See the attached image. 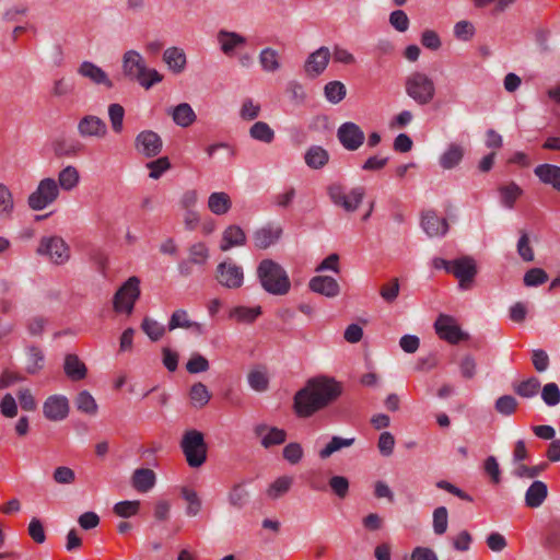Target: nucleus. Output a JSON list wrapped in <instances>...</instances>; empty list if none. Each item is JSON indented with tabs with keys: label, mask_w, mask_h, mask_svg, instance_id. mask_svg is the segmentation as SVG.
I'll return each instance as SVG.
<instances>
[{
	"label": "nucleus",
	"mask_w": 560,
	"mask_h": 560,
	"mask_svg": "<svg viewBox=\"0 0 560 560\" xmlns=\"http://www.w3.org/2000/svg\"><path fill=\"white\" fill-rule=\"evenodd\" d=\"M342 393V384L334 377L325 375L312 377L295 393L294 412L300 418H310L337 401Z\"/></svg>",
	"instance_id": "1"
},
{
	"label": "nucleus",
	"mask_w": 560,
	"mask_h": 560,
	"mask_svg": "<svg viewBox=\"0 0 560 560\" xmlns=\"http://www.w3.org/2000/svg\"><path fill=\"white\" fill-rule=\"evenodd\" d=\"M121 68L125 77L137 81L145 90L163 80V75L155 69L148 68L143 56L133 49L122 55Z\"/></svg>",
	"instance_id": "2"
},
{
	"label": "nucleus",
	"mask_w": 560,
	"mask_h": 560,
	"mask_svg": "<svg viewBox=\"0 0 560 560\" xmlns=\"http://www.w3.org/2000/svg\"><path fill=\"white\" fill-rule=\"evenodd\" d=\"M257 277L262 289L273 295H285L291 288L284 268L272 259H262L257 267Z\"/></svg>",
	"instance_id": "3"
},
{
	"label": "nucleus",
	"mask_w": 560,
	"mask_h": 560,
	"mask_svg": "<svg viewBox=\"0 0 560 560\" xmlns=\"http://www.w3.org/2000/svg\"><path fill=\"white\" fill-rule=\"evenodd\" d=\"M405 92L418 105L424 106L434 98L435 85L427 73L415 71L406 78Z\"/></svg>",
	"instance_id": "4"
},
{
	"label": "nucleus",
	"mask_w": 560,
	"mask_h": 560,
	"mask_svg": "<svg viewBox=\"0 0 560 560\" xmlns=\"http://www.w3.org/2000/svg\"><path fill=\"white\" fill-rule=\"evenodd\" d=\"M180 448L187 464L191 468L200 467L207 459V443L202 432L196 429L186 430L180 441Z\"/></svg>",
	"instance_id": "5"
},
{
	"label": "nucleus",
	"mask_w": 560,
	"mask_h": 560,
	"mask_svg": "<svg viewBox=\"0 0 560 560\" xmlns=\"http://www.w3.org/2000/svg\"><path fill=\"white\" fill-rule=\"evenodd\" d=\"M327 194L335 206L342 208L347 212H354L365 196V188L357 186L347 190L343 185L332 183L327 187Z\"/></svg>",
	"instance_id": "6"
},
{
	"label": "nucleus",
	"mask_w": 560,
	"mask_h": 560,
	"mask_svg": "<svg viewBox=\"0 0 560 560\" xmlns=\"http://www.w3.org/2000/svg\"><path fill=\"white\" fill-rule=\"evenodd\" d=\"M59 196V186L54 178L47 177L38 183L37 188L28 196L27 205L32 210L40 211L50 206Z\"/></svg>",
	"instance_id": "7"
},
{
	"label": "nucleus",
	"mask_w": 560,
	"mask_h": 560,
	"mask_svg": "<svg viewBox=\"0 0 560 560\" xmlns=\"http://www.w3.org/2000/svg\"><path fill=\"white\" fill-rule=\"evenodd\" d=\"M37 254L47 256L55 265H63L70 259V248L60 236L42 237Z\"/></svg>",
	"instance_id": "8"
},
{
	"label": "nucleus",
	"mask_w": 560,
	"mask_h": 560,
	"mask_svg": "<svg viewBox=\"0 0 560 560\" xmlns=\"http://www.w3.org/2000/svg\"><path fill=\"white\" fill-rule=\"evenodd\" d=\"M140 280L137 277H130L116 292L114 296V308L117 312L131 314L136 301L140 296Z\"/></svg>",
	"instance_id": "9"
},
{
	"label": "nucleus",
	"mask_w": 560,
	"mask_h": 560,
	"mask_svg": "<svg viewBox=\"0 0 560 560\" xmlns=\"http://www.w3.org/2000/svg\"><path fill=\"white\" fill-rule=\"evenodd\" d=\"M215 279L226 289H238L244 282L243 268L232 261H222L217 266Z\"/></svg>",
	"instance_id": "10"
},
{
	"label": "nucleus",
	"mask_w": 560,
	"mask_h": 560,
	"mask_svg": "<svg viewBox=\"0 0 560 560\" xmlns=\"http://www.w3.org/2000/svg\"><path fill=\"white\" fill-rule=\"evenodd\" d=\"M69 400L65 395H50L43 404V415L49 421H62L69 415Z\"/></svg>",
	"instance_id": "11"
},
{
	"label": "nucleus",
	"mask_w": 560,
	"mask_h": 560,
	"mask_svg": "<svg viewBox=\"0 0 560 560\" xmlns=\"http://www.w3.org/2000/svg\"><path fill=\"white\" fill-rule=\"evenodd\" d=\"M436 334L440 338L448 341L450 343H457L460 340L468 338V335L463 332L456 320L448 315L441 314L434 324Z\"/></svg>",
	"instance_id": "12"
},
{
	"label": "nucleus",
	"mask_w": 560,
	"mask_h": 560,
	"mask_svg": "<svg viewBox=\"0 0 560 560\" xmlns=\"http://www.w3.org/2000/svg\"><path fill=\"white\" fill-rule=\"evenodd\" d=\"M217 42L221 52L226 57H234L237 49L247 45V38L244 35L225 28L218 31Z\"/></svg>",
	"instance_id": "13"
},
{
	"label": "nucleus",
	"mask_w": 560,
	"mask_h": 560,
	"mask_svg": "<svg viewBox=\"0 0 560 560\" xmlns=\"http://www.w3.org/2000/svg\"><path fill=\"white\" fill-rule=\"evenodd\" d=\"M340 143L348 151L358 150L364 142L365 136L363 130L354 122L342 124L337 131Z\"/></svg>",
	"instance_id": "14"
},
{
	"label": "nucleus",
	"mask_w": 560,
	"mask_h": 560,
	"mask_svg": "<svg viewBox=\"0 0 560 560\" xmlns=\"http://www.w3.org/2000/svg\"><path fill=\"white\" fill-rule=\"evenodd\" d=\"M330 57L331 52L326 46H320L318 49L311 52L303 66L305 74L310 78L320 75L326 70Z\"/></svg>",
	"instance_id": "15"
},
{
	"label": "nucleus",
	"mask_w": 560,
	"mask_h": 560,
	"mask_svg": "<svg viewBox=\"0 0 560 560\" xmlns=\"http://www.w3.org/2000/svg\"><path fill=\"white\" fill-rule=\"evenodd\" d=\"M162 145L161 137L152 130L141 131L135 140L136 150L145 158L156 156L161 152Z\"/></svg>",
	"instance_id": "16"
},
{
	"label": "nucleus",
	"mask_w": 560,
	"mask_h": 560,
	"mask_svg": "<svg viewBox=\"0 0 560 560\" xmlns=\"http://www.w3.org/2000/svg\"><path fill=\"white\" fill-rule=\"evenodd\" d=\"M77 130L82 138L102 139L107 135V125L98 116L85 115L78 121Z\"/></svg>",
	"instance_id": "17"
},
{
	"label": "nucleus",
	"mask_w": 560,
	"mask_h": 560,
	"mask_svg": "<svg viewBox=\"0 0 560 560\" xmlns=\"http://www.w3.org/2000/svg\"><path fill=\"white\" fill-rule=\"evenodd\" d=\"M282 233L283 229L279 223H267L254 232V245L259 249H267L281 238Z\"/></svg>",
	"instance_id": "18"
},
{
	"label": "nucleus",
	"mask_w": 560,
	"mask_h": 560,
	"mask_svg": "<svg viewBox=\"0 0 560 560\" xmlns=\"http://www.w3.org/2000/svg\"><path fill=\"white\" fill-rule=\"evenodd\" d=\"M451 273L459 280L460 288L467 289L477 273L476 262L468 256L455 259L452 264Z\"/></svg>",
	"instance_id": "19"
},
{
	"label": "nucleus",
	"mask_w": 560,
	"mask_h": 560,
	"mask_svg": "<svg viewBox=\"0 0 560 560\" xmlns=\"http://www.w3.org/2000/svg\"><path fill=\"white\" fill-rule=\"evenodd\" d=\"M77 72L79 75L90 80L96 85H103L106 89H112L114 86V83L108 74L92 61L81 62L77 69Z\"/></svg>",
	"instance_id": "20"
},
{
	"label": "nucleus",
	"mask_w": 560,
	"mask_h": 560,
	"mask_svg": "<svg viewBox=\"0 0 560 560\" xmlns=\"http://www.w3.org/2000/svg\"><path fill=\"white\" fill-rule=\"evenodd\" d=\"M254 433L260 439V443L265 448H269L273 445H280L285 442L287 433L284 430L269 427L265 423L257 424L254 428Z\"/></svg>",
	"instance_id": "21"
},
{
	"label": "nucleus",
	"mask_w": 560,
	"mask_h": 560,
	"mask_svg": "<svg viewBox=\"0 0 560 560\" xmlns=\"http://www.w3.org/2000/svg\"><path fill=\"white\" fill-rule=\"evenodd\" d=\"M421 226L429 237L444 236L448 231L446 219L440 218L434 211L422 214Z\"/></svg>",
	"instance_id": "22"
},
{
	"label": "nucleus",
	"mask_w": 560,
	"mask_h": 560,
	"mask_svg": "<svg viewBox=\"0 0 560 560\" xmlns=\"http://www.w3.org/2000/svg\"><path fill=\"white\" fill-rule=\"evenodd\" d=\"M310 289L327 298H335L340 293L339 283L328 276H315L308 282Z\"/></svg>",
	"instance_id": "23"
},
{
	"label": "nucleus",
	"mask_w": 560,
	"mask_h": 560,
	"mask_svg": "<svg viewBox=\"0 0 560 560\" xmlns=\"http://www.w3.org/2000/svg\"><path fill=\"white\" fill-rule=\"evenodd\" d=\"M258 63L265 73H276L282 68L280 52L269 46L258 52Z\"/></svg>",
	"instance_id": "24"
},
{
	"label": "nucleus",
	"mask_w": 560,
	"mask_h": 560,
	"mask_svg": "<svg viewBox=\"0 0 560 560\" xmlns=\"http://www.w3.org/2000/svg\"><path fill=\"white\" fill-rule=\"evenodd\" d=\"M535 176L545 185L560 191V166L549 163L539 164L534 168Z\"/></svg>",
	"instance_id": "25"
},
{
	"label": "nucleus",
	"mask_w": 560,
	"mask_h": 560,
	"mask_svg": "<svg viewBox=\"0 0 560 560\" xmlns=\"http://www.w3.org/2000/svg\"><path fill=\"white\" fill-rule=\"evenodd\" d=\"M177 328L184 329H192L196 334L202 335L205 332V327L202 324L190 320L187 311L179 308L176 310L168 322V330H174Z\"/></svg>",
	"instance_id": "26"
},
{
	"label": "nucleus",
	"mask_w": 560,
	"mask_h": 560,
	"mask_svg": "<svg viewBox=\"0 0 560 560\" xmlns=\"http://www.w3.org/2000/svg\"><path fill=\"white\" fill-rule=\"evenodd\" d=\"M246 243V234L238 225L228 226L222 234L220 249L223 252L232 247L243 246Z\"/></svg>",
	"instance_id": "27"
},
{
	"label": "nucleus",
	"mask_w": 560,
	"mask_h": 560,
	"mask_svg": "<svg viewBox=\"0 0 560 560\" xmlns=\"http://www.w3.org/2000/svg\"><path fill=\"white\" fill-rule=\"evenodd\" d=\"M156 482L155 472L150 468H138L131 477L132 487L139 492L150 491Z\"/></svg>",
	"instance_id": "28"
},
{
	"label": "nucleus",
	"mask_w": 560,
	"mask_h": 560,
	"mask_svg": "<svg viewBox=\"0 0 560 560\" xmlns=\"http://www.w3.org/2000/svg\"><path fill=\"white\" fill-rule=\"evenodd\" d=\"M163 61L175 74L182 73L187 63L185 51L178 47H170L165 49L163 52Z\"/></svg>",
	"instance_id": "29"
},
{
	"label": "nucleus",
	"mask_w": 560,
	"mask_h": 560,
	"mask_svg": "<svg viewBox=\"0 0 560 560\" xmlns=\"http://www.w3.org/2000/svg\"><path fill=\"white\" fill-rule=\"evenodd\" d=\"M548 495L547 485L542 481H534L525 493V503L528 508H539Z\"/></svg>",
	"instance_id": "30"
},
{
	"label": "nucleus",
	"mask_w": 560,
	"mask_h": 560,
	"mask_svg": "<svg viewBox=\"0 0 560 560\" xmlns=\"http://www.w3.org/2000/svg\"><path fill=\"white\" fill-rule=\"evenodd\" d=\"M63 370L71 381H81L86 377L88 369L77 354H67Z\"/></svg>",
	"instance_id": "31"
},
{
	"label": "nucleus",
	"mask_w": 560,
	"mask_h": 560,
	"mask_svg": "<svg viewBox=\"0 0 560 560\" xmlns=\"http://www.w3.org/2000/svg\"><path fill=\"white\" fill-rule=\"evenodd\" d=\"M498 191L500 195V202L506 209H513L515 202L524 192L522 187L514 182L499 186Z\"/></svg>",
	"instance_id": "32"
},
{
	"label": "nucleus",
	"mask_w": 560,
	"mask_h": 560,
	"mask_svg": "<svg viewBox=\"0 0 560 560\" xmlns=\"http://www.w3.org/2000/svg\"><path fill=\"white\" fill-rule=\"evenodd\" d=\"M232 201L226 192H212L208 198L209 210L217 215H223L230 211Z\"/></svg>",
	"instance_id": "33"
},
{
	"label": "nucleus",
	"mask_w": 560,
	"mask_h": 560,
	"mask_svg": "<svg viewBox=\"0 0 560 560\" xmlns=\"http://www.w3.org/2000/svg\"><path fill=\"white\" fill-rule=\"evenodd\" d=\"M54 152L58 158H71L78 155L83 145L77 140L57 139L52 144Z\"/></svg>",
	"instance_id": "34"
},
{
	"label": "nucleus",
	"mask_w": 560,
	"mask_h": 560,
	"mask_svg": "<svg viewBox=\"0 0 560 560\" xmlns=\"http://www.w3.org/2000/svg\"><path fill=\"white\" fill-rule=\"evenodd\" d=\"M174 122L180 127H189L196 120V114L188 103H182L172 110Z\"/></svg>",
	"instance_id": "35"
},
{
	"label": "nucleus",
	"mask_w": 560,
	"mask_h": 560,
	"mask_svg": "<svg viewBox=\"0 0 560 560\" xmlns=\"http://www.w3.org/2000/svg\"><path fill=\"white\" fill-rule=\"evenodd\" d=\"M249 501V491L245 482L235 483L228 493L229 504L237 510L243 509Z\"/></svg>",
	"instance_id": "36"
},
{
	"label": "nucleus",
	"mask_w": 560,
	"mask_h": 560,
	"mask_svg": "<svg viewBox=\"0 0 560 560\" xmlns=\"http://www.w3.org/2000/svg\"><path fill=\"white\" fill-rule=\"evenodd\" d=\"M304 159L308 167L313 170H318L327 164L329 160V154L322 147L313 145L306 151Z\"/></svg>",
	"instance_id": "37"
},
{
	"label": "nucleus",
	"mask_w": 560,
	"mask_h": 560,
	"mask_svg": "<svg viewBox=\"0 0 560 560\" xmlns=\"http://www.w3.org/2000/svg\"><path fill=\"white\" fill-rule=\"evenodd\" d=\"M189 398L194 408L201 409L211 399V394L203 383L198 382L190 387Z\"/></svg>",
	"instance_id": "38"
},
{
	"label": "nucleus",
	"mask_w": 560,
	"mask_h": 560,
	"mask_svg": "<svg viewBox=\"0 0 560 560\" xmlns=\"http://www.w3.org/2000/svg\"><path fill=\"white\" fill-rule=\"evenodd\" d=\"M80 175L78 170L68 165L59 172L58 175V186L66 191L72 190L79 184Z\"/></svg>",
	"instance_id": "39"
},
{
	"label": "nucleus",
	"mask_w": 560,
	"mask_h": 560,
	"mask_svg": "<svg viewBox=\"0 0 560 560\" xmlns=\"http://www.w3.org/2000/svg\"><path fill=\"white\" fill-rule=\"evenodd\" d=\"M354 438H341V436H332L329 443L319 451L318 455L322 459H326L330 457L334 453L345 448L350 447L354 444Z\"/></svg>",
	"instance_id": "40"
},
{
	"label": "nucleus",
	"mask_w": 560,
	"mask_h": 560,
	"mask_svg": "<svg viewBox=\"0 0 560 560\" xmlns=\"http://www.w3.org/2000/svg\"><path fill=\"white\" fill-rule=\"evenodd\" d=\"M44 353L35 346H31L26 350V371L30 374H36L44 368Z\"/></svg>",
	"instance_id": "41"
},
{
	"label": "nucleus",
	"mask_w": 560,
	"mask_h": 560,
	"mask_svg": "<svg viewBox=\"0 0 560 560\" xmlns=\"http://www.w3.org/2000/svg\"><path fill=\"white\" fill-rule=\"evenodd\" d=\"M247 381L252 389L262 393L268 389L269 378L262 368L252 370L247 375Z\"/></svg>",
	"instance_id": "42"
},
{
	"label": "nucleus",
	"mask_w": 560,
	"mask_h": 560,
	"mask_svg": "<svg viewBox=\"0 0 560 560\" xmlns=\"http://www.w3.org/2000/svg\"><path fill=\"white\" fill-rule=\"evenodd\" d=\"M293 483V478L289 476H281L277 478L267 489V495L271 500H277L287 493Z\"/></svg>",
	"instance_id": "43"
},
{
	"label": "nucleus",
	"mask_w": 560,
	"mask_h": 560,
	"mask_svg": "<svg viewBox=\"0 0 560 560\" xmlns=\"http://www.w3.org/2000/svg\"><path fill=\"white\" fill-rule=\"evenodd\" d=\"M183 499L187 502L186 514L190 517L197 516L201 511V500L198 493L187 487L180 489Z\"/></svg>",
	"instance_id": "44"
},
{
	"label": "nucleus",
	"mask_w": 560,
	"mask_h": 560,
	"mask_svg": "<svg viewBox=\"0 0 560 560\" xmlns=\"http://www.w3.org/2000/svg\"><path fill=\"white\" fill-rule=\"evenodd\" d=\"M75 407L79 411L94 416L97 412V404L94 397L88 392H80L74 399Z\"/></svg>",
	"instance_id": "45"
},
{
	"label": "nucleus",
	"mask_w": 560,
	"mask_h": 560,
	"mask_svg": "<svg viewBox=\"0 0 560 560\" xmlns=\"http://www.w3.org/2000/svg\"><path fill=\"white\" fill-rule=\"evenodd\" d=\"M261 314V307L236 306L230 311V317L241 323H252Z\"/></svg>",
	"instance_id": "46"
},
{
	"label": "nucleus",
	"mask_w": 560,
	"mask_h": 560,
	"mask_svg": "<svg viewBox=\"0 0 560 560\" xmlns=\"http://www.w3.org/2000/svg\"><path fill=\"white\" fill-rule=\"evenodd\" d=\"M347 93L346 85L340 81H330L324 88V94L328 102L340 103Z\"/></svg>",
	"instance_id": "47"
},
{
	"label": "nucleus",
	"mask_w": 560,
	"mask_h": 560,
	"mask_svg": "<svg viewBox=\"0 0 560 560\" xmlns=\"http://www.w3.org/2000/svg\"><path fill=\"white\" fill-rule=\"evenodd\" d=\"M249 135L253 139L265 143H270L275 139V131L265 121H256L249 128Z\"/></svg>",
	"instance_id": "48"
},
{
	"label": "nucleus",
	"mask_w": 560,
	"mask_h": 560,
	"mask_svg": "<svg viewBox=\"0 0 560 560\" xmlns=\"http://www.w3.org/2000/svg\"><path fill=\"white\" fill-rule=\"evenodd\" d=\"M463 154V149L459 145L452 144L441 156L440 164L443 168L451 170L462 161Z\"/></svg>",
	"instance_id": "49"
},
{
	"label": "nucleus",
	"mask_w": 560,
	"mask_h": 560,
	"mask_svg": "<svg viewBox=\"0 0 560 560\" xmlns=\"http://www.w3.org/2000/svg\"><path fill=\"white\" fill-rule=\"evenodd\" d=\"M540 388V382L537 377H529L514 387L515 393L523 398L535 397Z\"/></svg>",
	"instance_id": "50"
},
{
	"label": "nucleus",
	"mask_w": 560,
	"mask_h": 560,
	"mask_svg": "<svg viewBox=\"0 0 560 560\" xmlns=\"http://www.w3.org/2000/svg\"><path fill=\"white\" fill-rule=\"evenodd\" d=\"M209 257V248L202 242L195 243L188 248V259L195 265H205Z\"/></svg>",
	"instance_id": "51"
},
{
	"label": "nucleus",
	"mask_w": 560,
	"mask_h": 560,
	"mask_svg": "<svg viewBox=\"0 0 560 560\" xmlns=\"http://www.w3.org/2000/svg\"><path fill=\"white\" fill-rule=\"evenodd\" d=\"M108 117L113 131L116 133H120L124 129V107L120 104H110L108 106Z\"/></svg>",
	"instance_id": "52"
},
{
	"label": "nucleus",
	"mask_w": 560,
	"mask_h": 560,
	"mask_svg": "<svg viewBox=\"0 0 560 560\" xmlns=\"http://www.w3.org/2000/svg\"><path fill=\"white\" fill-rule=\"evenodd\" d=\"M547 468V464L542 463L535 466H526L524 464H517L513 469V476L516 478L533 479L539 476Z\"/></svg>",
	"instance_id": "53"
},
{
	"label": "nucleus",
	"mask_w": 560,
	"mask_h": 560,
	"mask_svg": "<svg viewBox=\"0 0 560 560\" xmlns=\"http://www.w3.org/2000/svg\"><path fill=\"white\" fill-rule=\"evenodd\" d=\"M14 209L13 197L10 189L0 184V217L10 218Z\"/></svg>",
	"instance_id": "54"
},
{
	"label": "nucleus",
	"mask_w": 560,
	"mask_h": 560,
	"mask_svg": "<svg viewBox=\"0 0 560 560\" xmlns=\"http://www.w3.org/2000/svg\"><path fill=\"white\" fill-rule=\"evenodd\" d=\"M141 328L152 341H158L165 332L164 326L150 317L143 319Z\"/></svg>",
	"instance_id": "55"
},
{
	"label": "nucleus",
	"mask_w": 560,
	"mask_h": 560,
	"mask_svg": "<svg viewBox=\"0 0 560 560\" xmlns=\"http://www.w3.org/2000/svg\"><path fill=\"white\" fill-rule=\"evenodd\" d=\"M448 512L445 506H439L433 511V532L443 535L447 529Z\"/></svg>",
	"instance_id": "56"
},
{
	"label": "nucleus",
	"mask_w": 560,
	"mask_h": 560,
	"mask_svg": "<svg viewBox=\"0 0 560 560\" xmlns=\"http://www.w3.org/2000/svg\"><path fill=\"white\" fill-rule=\"evenodd\" d=\"M518 406L517 400L511 395H503L495 400L494 408L497 412L503 416H511Z\"/></svg>",
	"instance_id": "57"
},
{
	"label": "nucleus",
	"mask_w": 560,
	"mask_h": 560,
	"mask_svg": "<svg viewBox=\"0 0 560 560\" xmlns=\"http://www.w3.org/2000/svg\"><path fill=\"white\" fill-rule=\"evenodd\" d=\"M541 399L548 407L560 404V388L556 383H547L541 389Z\"/></svg>",
	"instance_id": "58"
},
{
	"label": "nucleus",
	"mask_w": 560,
	"mask_h": 560,
	"mask_svg": "<svg viewBox=\"0 0 560 560\" xmlns=\"http://www.w3.org/2000/svg\"><path fill=\"white\" fill-rule=\"evenodd\" d=\"M520 233H521V236L518 238L517 246H516L517 254L524 261H526V262L533 261L535 258V255H534L533 247L529 244V236H528L527 232H525V231H521Z\"/></svg>",
	"instance_id": "59"
},
{
	"label": "nucleus",
	"mask_w": 560,
	"mask_h": 560,
	"mask_svg": "<svg viewBox=\"0 0 560 560\" xmlns=\"http://www.w3.org/2000/svg\"><path fill=\"white\" fill-rule=\"evenodd\" d=\"M285 92L292 103L301 105L306 100V92L304 86L298 81H290L287 84Z\"/></svg>",
	"instance_id": "60"
},
{
	"label": "nucleus",
	"mask_w": 560,
	"mask_h": 560,
	"mask_svg": "<svg viewBox=\"0 0 560 560\" xmlns=\"http://www.w3.org/2000/svg\"><path fill=\"white\" fill-rule=\"evenodd\" d=\"M475 26L471 22L463 20L454 25V36L463 42L470 40L475 35Z\"/></svg>",
	"instance_id": "61"
},
{
	"label": "nucleus",
	"mask_w": 560,
	"mask_h": 560,
	"mask_svg": "<svg viewBox=\"0 0 560 560\" xmlns=\"http://www.w3.org/2000/svg\"><path fill=\"white\" fill-rule=\"evenodd\" d=\"M139 501H121L114 505V513L120 517H130L139 511Z\"/></svg>",
	"instance_id": "62"
},
{
	"label": "nucleus",
	"mask_w": 560,
	"mask_h": 560,
	"mask_svg": "<svg viewBox=\"0 0 560 560\" xmlns=\"http://www.w3.org/2000/svg\"><path fill=\"white\" fill-rule=\"evenodd\" d=\"M548 280L547 272L541 268L529 269L524 276V283L527 287H537Z\"/></svg>",
	"instance_id": "63"
},
{
	"label": "nucleus",
	"mask_w": 560,
	"mask_h": 560,
	"mask_svg": "<svg viewBox=\"0 0 560 560\" xmlns=\"http://www.w3.org/2000/svg\"><path fill=\"white\" fill-rule=\"evenodd\" d=\"M329 487L338 498L343 499L349 492V480L343 476H332L329 479Z\"/></svg>",
	"instance_id": "64"
}]
</instances>
